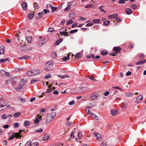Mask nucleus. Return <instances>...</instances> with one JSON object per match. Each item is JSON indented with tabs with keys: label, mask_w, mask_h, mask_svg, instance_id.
I'll return each mask as SVG.
<instances>
[{
	"label": "nucleus",
	"mask_w": 146,
	"mask_h": 146,
	"mask_svg": "<svg viewBox=\"0 0 146 146\" xmlns=\"http://www.w3.org/2000/svg\"><path fill=\"white\" fill-rule=\"evenodd\" d=\"M53 62L52 60H50L46 63L45 67L48 68H50L53 66Z\"/></svg>",
	"instance_id": "obj_1"
},
{
	"label": "nucleus",
	"mask_w": 146,
	"mask_h": 146,
	"mask_svg": "<svg viewBox=\"0 0 146 146\" xmlns=\"http://www.w3.org/2000/svg\"><path fill=\"white\" fill-rule=\"evenodd\" d=\"M25 84V81L23 80H22L20 82V83L18 88H16V90L18 91V89H21L22 88L24 85Z\"/></svg>",
	"instance_id": "obj_2"
},
{
	"label": "nucleus",
	"mask_w": 146,
	"mask_h": 146,
	"mask_svg": "<svg viewBox=\"0 0 146 146\" xmlns=\"http://www.w3.org/2000/svg\"><path fill=\"white\" fill-rule=\"evenodd\" d=\"M41 117V115L38 114L35 119L34 120V122L35 123L37 124L40 120H42Z\"/></svg>",
	"instance_id": "obj_3"
},
{
	"label": "nucleus",
	"mask_w": 146,
	"mask_h": 146,
	"mask_svg": "<svg viewBox=\"0 0 146 146\" xmlns=\"http://www.w3.org/2000/svg\"><path fill=\"white\" fill-rule=\"evenodd\" d=\"M15 137L17 138H18L20 137V135L19 133H12L9 139L12 140Z\"/></svg>",
	"instance_id": "obj_4"
},
{
	"label": "nucleus",
	"mask_w": 146,
	"mask_h": 146,
	"mask_svg": "<svg viewBox=\"0 0 146 146\" xmlns=\"http://www.w3.org/2000/svg\"><path fill=\"white\" fill-rule=\"evenodd\" d=\"M121 50V48L120 47H114L113 48V51L115 53L117 54L120 52Z\"/></svg>",
	"instance_id": "obj_5"
},
{
	"label": "nucleus",
	"mask_w": 146,
	"mask_h": 146,
	"mask_svg": "<svg viewBox=\"0 0 146 146\" xmlns=\"http://www.w3.org/2000/svg\"><path fill=\"white\" fill-rule=\"evenodd\" d=\"M86 57L87 58H92V59H94L95 58L98 59L100 58V56H99L98 55L96 56H94V54H88L86 56Z\"/></svg>",
	"instance_id": "obj_6"
},
{
	"label": "nucleus",
	"mask_w": 146,
	"mask_h": 146,
	"mask_svg": "<svg viewBox=\"0 0 146 146\" xmlns=\"http://www.w3.org/2000/svg\"><path fill=\"white\" fill-rule=\"evenodd\" d=\"M44 14L43 13L41 12L40 13H39L35 15V19L36 20H38L41 17L43 16Z\"/></svg>",
	"instance_id": "obj_7"
},
{
	"label": "nucleus",
	"mask_w": 146,
	"mask_h": 146,
	"mask_svg": "<svg viewBox=\"0 0 146 146\" xmlns=\"http://www.w3.org/2000/svg\"><path fill=\"white\" fill-rule=\"evenodd\" d=\"M50 137L49 134H45L42 137V139L44 141H46L48 140Z\"/></svg>",
	"instance_id": "obj_8"
},
{
	"label": "nucleus",
	"mask_w": 146,
	"mask_h": 146,
	"mask_svg": "<svg viewBox=\"0 0 146 146\" xmlns=\"http://www.w3.org/2000/svg\"><path fill=\"white\" fill-rule=\"evenodd\" d=\"M143 99V96L142 95H139L135 101L136 103H138L140 101H141Z\"/></svg>",
	"instance_id": "obj_9"
},
{
	"label": "nucleus",
	"mask_w": 146,
	"mask_h": 146,
	"mask_svg": "<svg viewBox=\"0 0 146 146\" xmlns=\"http://www.w3.org/2000/svg\"><path fill=\"white\" fill-rule=\"evenodd\" d=\"M111 113L113 116H114L118 114V111L117 110L112 109L111 111Z\"/></svg>",
	"instance_id": "obj_10"
},
{
	"label": "nucleus",
	"mask_w": 146,
	"mask_h": 146,
	"mask_svg": "<svg viewBox=\"0 0 146 146\" xmlns=\"http://www.w3.org/2000/svg\"><path fill=\"white\" fill-rule=\"evenodd\" d=\"M94 135L97 140H100V139L101 138V135L100 134L97 132H95L94 133Z\"/></svg>",
	"instance_id": "obj_11"
},
{
	"label": "nucleus",
	"mask_w": 146,
	"mask_h": 146,
	"mask_svg": "<svg viewBox=\"0 0 146 146\" xmlns=\"http://www.w3.org/2000/svg\"><path fill=\"white\" fill-rule=\"evenodd\" d=\"M32 71L33 76L38 75L40 72L39 69H34L32 70Z\"/></svg>",
	"instance_id": "obj_12"
},
{
	"label": "nucleus",
	"mask_w": 146,
	"mask_h": 146,
	"mask_svg": "<svg viewBox=\"0 0 146 146\" xmlns=\"http://www.w3.org/2000/svg\"><path fill=\"white\" fill-rule=\"evenodd\" d=\"M23 9L25 11H26L27 8V5L26 3H24L21 5Z\"/></svg>",
	"instance_id": "obj_13"
},
{
	"label": "nucleus",
	"mask_w": 146,
	"mask_h": 146,
	"mask_svg": "<svg viewBox=\"0 0 146 146\" xmlns=\"http://www.w3.org/2000/svg\"><path fill=\"white\" fill-rule=\"evenodd\" d=\"M52 118L50 117V115H48L46 119V122L47 123L51 122L53 119H52Z\"/></svg>",
	"instance_id": "obj_14"
},
{
	"label": "nucleus",
	"mask_w": 146,
	"mask_h": 146,
	"mask_svg": "<svg viewBox=\"0 0 146 146\" xmlns=\"http://www.w3.org/2000/svg\"><path fill=\"white\" fill-rule=\"evenodd\" d=\"M7 105V104L3 101H0V108H2Z\"/></svg>",
	"instance_id": "obj_15"
},
{
	"label": "nucleus",
	"mask_w": 146,
	"mask_h": 146,
	"mask_svg": "<svg viewBox=\"0 0 146 146\" xmlns=\"http://www.w3.org/2000/svg\"><path fill=\"white\" fill-rule=\"evenodd\" d=\"M146 62V59H144V60H139L136 63V64L137 65L143 64L145 62Z\"/></svg>",
	"instance_id": "obj_16"
},
{
	"label": "nucleus",
	"mask_w": 146,
	"mask_h": 146,
	"mask_svg": "<svg viewBox=\"0 0 146 146\" xmlns=\"http://www.w3.org/2000/svg\"><path fill=\"white\" fill-rule=\"evenodd\" d=\"M125 12L127 15H129L132 13V11L130 8H127L125 10Z\"/></svg>",
	"instance_id": "obj_17"
},
{
	"label": "nucleus",
	"mask_w": 146,
	"mask_h": 146,
	"mask_svg": "<svg viewBox=\"0 0 146 146\" xmlns=\"http://www.w3.org/2000/svg\"><path fill=\"white\" fill-rule=\"evenodd\" d=\"M117 13L114 14L110 15L108 16V18L110 19H113L114 18L117 16Z\"/></svg>",
	"instance_id": "obj_18"
},
{
	"label": "nucleus",
	"mask_w": 146,
	"mask_h": 146,
	"mask_svg": "<svg viewBox=\"0 0 146 146\" xmlns=\"http://www.w3.org/2000/svg\"><path fill=\"white\" fill-rule=\"evenodd\" d=\"M26 74L29 76H33L32 70L27 71L26 72Z\"/></svg>",
	"instance_id": "obj_19"
},
{
	"label": "nucleus",
	"mask_w": 146,
	"mask_h": 146,
	"mask_svg": "<svg viewBox=\"0 0 146 146\" xmlns=\"http://www.w3.org/2000/svg\"><path fill=\"white\" fill-rule=\"evenodd\" d=\"M91 115H90L93 118H94L96 120H98L99 119L98 117L95 115V114L93 113H90Z\"/></svg>",
	"instance_id": "obj_20"
},
{
	"label": "nucleus",
	"mask_w": 146,
	"mask_h": 146,
	"mask_svg": "<svg viewBox=\"0 0 146 146\" xmlns=\"http://www.w3.org/2000/svg\"><path fill=\"white\" fill-rule=\"evenodd\" d=\"M133 95L134 94L133 93H128L125 94V96L126 98L130 97H132Z\"/></svg>",
	"instance_id": "obj_21"
},
{
	"label": "nucleus",
	"mask_w": 146,
	"mask_h": 146,
	"mask_svg": "<svg viewBox=\"0 0 146 146\" xmlns=\"http://www.w3.org/2000/svg\"><path fill=\"white\" fill-rule=\"evenodd\" d=\"M49 7L50 8L52 9V12L53 13L57 9V8L56 7H53L51 5H49Z\"/></svg>",
	"instance_id": "obj_22"
},
{
	"label": "nucleus",
	"mask_w": 146,
	"mask_h": 146,
	"mask_svg": "<svg viewBox=\"0 0 146 146\" xmlns=\"http://www.w3.org/2000/svg\"><path fill=\"white\" fill-rule=\"evenodd\" d=\"M62 40L63 39L62 38H60L56 41L55 44L56 45H58L62 41Z\"/></svg>",
	"instance_id": "obj_23"
},
{
	"label": "nucleus",
	"mask_w": 146,
	"mask_h": 146,
	"mask_svg": "<svg viewBox=\"0 0 146 146\" xmlns=\"http://www.w3.org/2000/svg\"><path fill=\"white\" fill-rule=\"evenodd\" d=\"M82 56L81 53H78L76 54L75 56V58L76 59H79L80 58H81Z\"/></svg>",
	"instance_id": "obj_24"
},
{
	"label": "nucleus",
	"mask_w": 146,
	"mask_h": 146,
	"mask_svg": "<svg viewBox=\"0 0 146 146\" xmlns=\"http://www.w3.org/2000/svg\"><path fill=\"white\" fill-rule=\"evenodd\" d=\"M58 76L59 77L62 79H63L65 78L69 77V76H68L67 75H65L64 76H62L60 75H58Z\"/></svg>",
	"instance_id": "obj_25"
},
{
	"label": "nucleus",
	"mask_w": 146,
	"mask_h": 146,
	"mask_svg": "<svg viewBox=\"0 0 146 146\" xmlns=\"http://www.w3.org/2000/svg\"><path fill=\"white\" fill-rule=\"evenodd\" d=\"M108 54V51L106 50H102L101 54L103 56L106 55Z\"/></svg>",
	"instance_id": "obj_26"
},
{
	"label": "nucleus",
	"mask_w": 146,
	"mask_h": 146,
	"mask_svg": "<svg viewBox=\"0 0 146 146\" xmlns=\"http://www.w3.org/2000/svg\"><path fill=\"white\" fill-rule=\"evenodd\" d=\"M34 14V13H30L28 15V17L29 20L32 19L33 17Z\"/></svg>",
	"instance_id": "obj_27"
},
{
	"label": "nucleus",
	"mask_w": 146,
	"mask_h": 146,
	"mask_svg": "<svg viewBox=\"0 0 146 146\" xmlns=\"http://www.w3.org/2000/svg\"><path fill=\"white\" fill-rule=\"evenodd\" d=\"M121 107L122 109H125L127 108V105L126 104L123 102L121 105Z\"/></svg>",
	"instance_id": "obj_28"
},
{
	"label": "nucleus",
	"mask_w": 146,
	"mask_h": 146,
	"mask_svg": "<svg viewBox=\"0 0 146 146\" xmlns=\"http://www.w3.org/2000/svg\"><path fill=\"white\" fill-rule=\"evenodd\" d=\"M98 98V96L97 95H93L90 97V98L93 100H96Z\"/></svg>",
	"instance_id": "obj_29"
},
{
	"label": "nucleus",
	"mask_w": 146,
	"mask_h": 146,
	"mask_svg": "<svg viewBox=\"0 0 146 146\" xmlns=\"http://www.w3.org/2000/svg\"><path fill=\"white\" fill-rule=\"evenodd\" d=\"M129 7L134 9H136L137 8V6L135 4H133L132 5H131Z\"/></svg>",
	"instance_id": "obj_30"
},
{
	"label": "nucleus",
	"mask_w": 146,
	"mask_h": 146,
	"mask_svg": "<svg viewBox=\"0 0 146 146\" xmlns=\"http://www.w3.org/2000/svg\"><path fill=\"white\" fill-rule=\"evenodd\" d=\"M69 54H68V56L67 57H64L62 59L63 61H66L67 60H68L70 58H69Z\"/></svg>",
	"instance_id": "obj_31"
},
{
	"label": "nucleus",
	"mask_w": 146,
	"mask_h": 146,
	"mask_svg": "<svg viewBox=\"0 0 146 146\" xmlns=\"http://www.w3.org/2000/svg\"><path fill=\"white\" fill-rule=\"evenodd\" d=\"M68 33V32H60V34L61 35H66L67 37L68 36V35L67 34Z\"/></svg>",
	"instance_id": "obj_32"
},
{
	"label": "nucleus",
	"mask_w": 146,
	"mask_h": 146,
	"mask_svg": "<svg viewBox=\"0 0 146 146\" xmlns=\"http://www.w3.org/2000/svg\"><path fill=\"white\" fill-rule=\"evenodd\" d=\"M92 21L94 22L96 24H99L100 22L101 21L100 19H93L92 20Z\"/></svg>",
	"instance_id": "obj_33"
},
{
	"label": "nucleus",
	"mask_w": 146,
	"mask_h": 146,
	"mask_svg": "<svg viewBox=\"0 0 146 146\" xmlns=\"http://www.w3.org/2000/svg\"><path fill=\"white\" fill-rule=\"evenodd\" d=\"M51 56L53 58H55L57 57V55L55 52H53L51 53Z\"/></svg>",
	"instance_id": "obj_34"
},
{
	"label": "nucleus",
	"mask_w": 146,
	"mask_h": 146,
	"mask_svg": "<svg viewBox=\"0 0 146 146\" xmlns=\"http://www.w3.org/2000/svg\"><path fill=\"white\" fill-rule=\"evenodd\" d=\"M0 73L3 75H4L5 74H7L8 73L9 74V72H6L3 69L1 70L0 71Z\"/></svg>",
	"instance_id": "obj_35"
},
{
	"label": "nucleus",
	"mask_w": 146,
	"mask_h": 146,
	"mask_svg": "<svg viewBox=\"0 0 146 146\" xmlns=\"http://www.w3.org/2000/svg\"><path fill=\"white\" fill-rule=\"evenodd\" d=\"M21 112L16 113L14 114L13 115L15 117L17 118L20 115H21Z\"/></svg>",
	"instance_id": "obj_36"
},
{
	"label": "nucleus",
	"mask_w": 146,
	"mask_h": 146,
	"mask_svg": "<svg viewBox=\"0 0 146 146\" xmlns=\"http://www.w3.org/2000/svg\"><path fill=\"white\" fill-rule=\"evenodd\" d=\"M32 39V37L31 36H28L26 38V39L28 42L29 43L31 42Z\"/></svg>",
	"instance_id": "obj_37"
},
{
	"label": "nucleus",
	"mask_w": 146,
	"mask_h": 146,
	"mask_svg": "<svg viewBox=\"0 0 146 146\" xmlns=\"http://www.w3.org/2000/svg\"><path fill=\"white\" fill-rule=\"evenodd\" d=\"M85 111L86 112V113L90 115H91L90 113H92L91 112H90L89 108L88 107H86L85 108Z\"/></svg>",
	"instance_id": "obj_38"
},
{
	"label": "nucleus",
	"mask_w": 146,
	"mask_h": 146,
	"mask_svg": "<svg viewBox=\"0 0 146 146\" xmlns=\"http://www.w3.org/2000/svg\"><path fill=\"white\" fill-rule=\"evenodd\" d=\"M50 115V117L52 118V119H53L56 115V113L55 112H53L51 113V115Z\"/></svg>",
	"instance_id": "obj_39"
},
{
	"label": "nucleus",
	"mask_w": 146,
	"mask_h": 146,
	"mask_svg": "<svg viewBox=\"0 0 146 146\" xmlns=\"http://www.w3.org/2000/svg\"><path fill=\"white\" fill-rule=\"evenodd\" d=\"M50 86H49L48 87V88H49V89H47L46 91V93H50L51 91H52V89L50 88Z\"/></svg>",
	"instance_id": "obj_40"
},
{
	"label": "nucleus",
	"mask_w": 146,
	"mask_h": 146,
	"mask_svg": "<svg viewBox=\"0 0 146 146\" xmlns=\"http://www.w3.org/2000/svg\"><path fill=\"white\" fill-rule=\"evenodd\" d=\"M122 19L120 18L117 17L115 18L114 22L116 21L117 22H121L122 21Z\"/></svg>",
	"instance_id": "obj_41"
},
{
	"label": "nucleus",
	"mask_w": 146,
	"mask_h": 146,
	"mask_svg": "<svg viewBox=\"0 0 146 146\" xmlns=\"http://www.w3.org/2000/svg\"><path fill=\"white\" fill-rule=\"evenodd\" d=\"M8 59L7 58H6L5 59H0V63H2L6 61H8Z\"/></svg>",
	"instance_id": "obj_42"
},
{
	"label": "nucleus",
	"mask_w": 146,
	"mask_h": 146,
	"mask_svg": "<svg viewBox=\"0 0 146 146\" xmlns=\"http://www.w3.org/2000/svg\"><path fill=\"white\" fill-rule=\"evenodd\" d=\"M110 23V21H104L103 23V24L107 26Z\"/></svg>",
	"instance_id": "obj_43"
},
{
	"label": "nucleus",
	"mask_w": 146,
	"mask_h": 146,
	"mask_svg": "<svg viewBox=\"0 0 146 146\" xmlns=\"http://www.w3.org/2000/svg\"><path fill=\"white\" fill-rule=\"evenodd\" d=\"M39 145V143L38 142H35L31 144V146H38Z\"/></svg>",
	"instance_id": "obj_44"
},
{
	"label": "nucleus",
	"mask_w": 146,
	"mask_h": 146,
	"mask_svg": "<svg viewBox=\"0 0 146 146\" xmlns=\"http://www.w3.org/2000/svg\"><path fill=\"white\" fill-rule=\"evenodd\" d=\"M78 31V30L77 29H75L74 30H72L70 31V33L71 34H73L74 33H76Z\"/></svg>",
	"instance_id": "obj_45"
},
{
	"label": "nucleus",
	"mask_w": 146,
	"mask_h": 146,
	"mask_svg": "<svg viewBox=\"0 0 146 146\" xmlns=\"http://www.w3.org/2000/svg\"><path fill=\"white\" fill-rule=\"evenodd\" d=\"M19 99L20 100L21 102L23 103L25 102L26 101V100L23 98H19Z\"/></svg>",
	"instance_id": "obj_46"
},
{
	"label": "nucleus",
	"mask_w": 146,
	"mask_h": 146,
	"mask_svg": "<svg viewBox=\"0 0 146 146\" xmlns=\"http://www.w3.org/2000/svg\"><path fill=\"white\" fill-rule=\"evenodd\" d=\"M25 146H31V141H28L26 143Z\"/></svg>",
	"instance_id": "obj_47"
},
{
	"label": "nucleus",
	"mask_w": 146,
	"mask_h": 146,
	"mask_svg": "<svg viewBox=\"0 0 146 146\" xmlns=\"http://www.w3.org/2000/svg\"><path fill=\"white\" fill-rule=\"evenodd\" d=\"M94 23L93 22H91L89 23H87L86 25V27H89L93 25Z\"/></svg>",
	"instance_id": "obj_48"
},
{
	"label": "nucleus",
	"mask_w": 146,
	"mask_h": 146,
	"mask_svg": "<svg viewBox=\"0 0 146 146\" xmlns=\"http://www.w3.org/2000/svg\"><path fill=\"white\" fill-rule=\"evenodd\" d=\"M43 131V130L42 129L39 128L36 130L35 131L36 132H41Z\"/></svg>",
	"instance_id": "obj_49"
},
{
	"label": "nucleus",
	"mask_w": 146,
	"mask_h": 146,
	"mask_svg": "<svg viewBox=\"0 0 146 146\" xmlns=\"http://www.w3.org/2000/svg\"><path fill=\"white\" fill-rule=\"evenodd\" d=\"M73 23V21L72 20H70L66 22V25H69L70 24H72Z\"/></svg>",
	"instance_id": "obj_50"
},
{
	"label": "nucleus",
	"mask_w": 146,
	"mask_h": 146,
	"mask_svg": "<svg viewBox=\"0 0 146 146\" xmlns=\"http://www.w3.org/2000/svg\"><path fill=\"white\" fill-rule=\"evenodd\" d=\"M23 57H24V59H27L29 58H31V57L29 56H28L27 55H24Z\"/></svg>",
	"instance_id": "obj_51"
},
{
	"label": "nucleus",
	"mask_w": 146,
	"mask_h": 146,
	"mask_svg": "<svg viewBox=\"0 0 146 146\" xmlns=\"http://www.w3.org/2000/svg\"><path fill=\"white\" fill-rule=\"evenodd\" d=\"M13 125L15 128L18 127L19 126V123H15L13 124Z\"/></svg>",
	"instance_id": "obj_52"
},
{
	"label": "nucleus",
	"mask_w": 146,
	"mask_h": 146,
	"mask_svg": "<svg viewBox=\"0 0 146 146\" xmlns=\"http://www.w3.org/2000/svg\"><path fill=\"white\" fill-rule=\"evenodd\" d=\"M100 146H106V142L105 141L102 142L100 144Z\"/></svg>",
	"instance_id": "obj_53"
},
{
	"label": "nucleus",
	"mask_w": 146,
	"mask_h": 146,
	"mask_svg": "<svg viewBox=\"0 0 146 146\" xmlns=\"http://www.w3.org/2000/svg\"><path fill=\"white\" fill-rule=\"evenodd\" d=\"M72 125V122H68L66 123V125L67 126H69Z\"/></svg>",
	"instance_id": "obj_54"
},
{
	"label": "nucleus",
	"mask_w": 146,
	"mask_h": 146,
	"mask_svg": "<svg viewBox=\"0 0 146 146\" xmlns=\"http://www.w3.org/2000/svg\"><path fill=\"white\" fill-rule=\"evenodd\" d=\"M54 29L52 27H51L49 28L48 30V32H52L54 31Z\"/></svg>",
	"instance_id": "obj_55"
},
{
	"label": "nucleus",
	"mask_w": 146,
	"mask_h": 146,
	"mask_svg": "<svg viewBox=\"0 0 146 146\" xmlns=\"http://www.w3.org/2000/svg\"><path fill=\"white\" fill-rule=\"evenodd\" d=\"M93 7V5H91V4H89L88 5H86L85 7L86 8H91V7Z\"/></svg>",
	"instance_id": "obj_56"
},
{
	"label": "nucleus",
	"mask_w": 146,
	"mask_h": 146,
	"mask_svg": "<svg viewBox=\"0 0 146 146\" xmlns=\"http://www.w3.org/2000/svg\"><path fill=\"white\" fill-rule=\"evenodd\" d=\"M51 77V75L50 74H48L44 76V78L46 79H48Z\"/></svg>",
	"instance_id": "obj_57"
},
{
	"label": "nucleus",
	"mask_w": 146,
	"mask_h": 146,
	"mask_svg": "<svg viewBox=\"0 0 146 146\" xmlns=\"http://www.w3.org/2000/svg\"><path fill=\"white\" fill-rule=\"evenodd\" d=\"M103 7V6H101L99 8V9H100V11L102 12H103L104 13H106V11H105L102 9V7Z\"/></svg>",
	"instance_id": "obj_58"
},
{
	"label": "nucleus",
	"mask_w": 146,
	"mask_h": 146,
	"mask_svg": "<svg viewBox=\"0 0 146 146\" xmlns=\"http://www.w3.org/2000/svg\"><path fill=\"white\" fill-rule=\"evenodd\" d=\"M29 124V122L27 121H25L24 123V125L26 126L28 125Z\"/></svg>",
	"instance_id": "obj_59"
},
{
	"label": "nucleus",
	"mask_w": 146,
	"mask_h": 146,
	"mask_svg": "<svg viewBox=\"0 0 146 146\" xmlns=\"http://www.w3.org/2000/svg\"><path fill=\"white\" fill-rule=\"evenodd\" d=\"M2 117L3 119H5L7 117V116L6 114H4L2 115Z\"/></svg>",
	"instance_id": "obj_60"
},
{
	"label": "nucleus",
	"mask_w": 146,
	"mask_h": 146,
	"mask_svg": "<svg viewBox=\"0 0 146 146\" xmlns=\"http://www.w3.org/2000/svg\"><path fill=\"white\" fill-rule=\"evenodd\" d=\"M125 3V0H119V3L120 4H123Z\"/></svg>",
	"instance_id": "obj_61"
},
{
	"label": "nucleus",
	"mask_w": 146,
	"mask_h": 146,
	"mask_svg": "<svg viewBox=\"0 0 146 146\" xmlns=\"http://www.w3.org/2000/svg\"><path fill=\"white\" fill-rule=\"evenodd\" d=\"M74 133L72 132L70 134V137L71 138H74Z\"/></svg>",
	"instance_id": "obj_62"
},
{
	"label": "nucleus",
	"mask_w": 146,
	"mask_h": 146,
	"mask_svg": "<svg viewBox=\"0 0 146 146\" xmlns=\"http://www.w3.org/2000/svg\"><path fill=\"white\" fill-rule=\"evenodd\" d=\"M139 58L141 59H142L145 58V56L143 54H141L139 56Z\"/></svg>",
	"instance_id": "obj_63"
},
{
	"label": "nucleus",
	"mask_w": 146,
	"mask_h": 146,
	"mask_svg": "<svg viewBox=\"0 0 146 146\" xmlns=\"http://www.w3.org/2000/svg\"><path fill=\"white\" fill-rule=\"evenodd\" d=\"M82 135V133L81 132H79L78 133V138H80Z\"/></svg>",
	"instance_id": "obj_64"
}]
</instances>
